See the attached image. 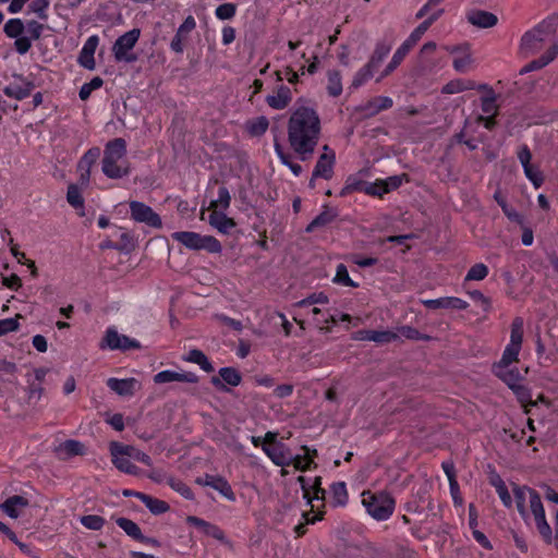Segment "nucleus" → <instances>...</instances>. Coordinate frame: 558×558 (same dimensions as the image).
Segmentation results:
<instances>
[{
	"label": "nucleus",
	"mask_w": 558,
	"mask_h": 558,
	"mask_svg": "<svg viewBox=\"0 0 558 558\" xmlns=\"http://www.w3.org/2000/svg\"><path fill=\"white\" fill-rule=\"evenodd\" d=\"M319 134L320 119L316 110L306 106L295 107L288 121V141L302 161L313 156Z\"/></svg>",
	"instance_id": "f257e3e1"
},
{
	"label": "nucleus",
	"mask_w": 558,
	"mask_h": 558,
	"mask_svg": "<svg viewBox=\"0 0 558 558\" xmlns=\"http://www.w3.org/2000/svg\"><path fill=\"white\" fill-rule=\"evenodd\" d=\"M126 142L123 138H114L106 144L102 159V172L110 179H120L129 174L125 166Z\"/></svg>",
	"instance_id": "f03ea898"
},
{
	"label": "nucleus",
	"mask_w": 558,
	"mask_h": 558,
	"mask_svg": "<svg viewBox=\"0 0 558 558\" xmlns=\"http://www.w3.org/2000/svg\"><path fill=\"white\" fill-rule=\"evenodd\" d=\"M557 28V20L548 17L543 20L532 29L525 32L520 40L519 51L523 57L536 53L543 46L544 41L555 34Z\"/></svg>",
	"instance_id": "7ed1b4c3"
},
{
	"label": "nucleus",
	"mask_w": 558,
	"mask_h": 558,
	"mask_svg": "<svg viewBox=\"0 0 558 558\" xmlns=\"http://www.w3.org/2000/svg\"><path fill=\"white\" fill-rule=\"evenodd\" d=\"M362 504L366 508L368 514L377 521L387 520L395 509L393 498L384 492L377 494L364 492L362 494Z\"/></svg>",
	"instance_id": "20e7f679"
},
{
	"label": "nucleus",
	"mask_w": 558,
	"mask_h": 558,
	"mask_svg": "<svg viewBox=\"0 0 558 558\" xmlns=\"http://www.w3.org/2000/svg\"><path fill=\"white\" fill-rule=\"evenodd\" d=\"M172 239L190 250H206L210 253L221 251L220 242L211 235H201L191 231H178L172 233Z\"/></svg>",
	"instance_id": "39448f33"
},
{
	"label": "nucleus",
	"mask_w": 558,
	"mask_h": 558,
	"mask_svg": "<svg viewBox=\"0 0 558 558\" xmlns=\"http://www.w3.org/2000/svg\"><path fill=\"white\" fill-rule=\"evenodd\" d=\"M402 183V177L392 175L387 178L386 180H376L375 182H353L348 183L347 189L351 191H360L364 192L367 195L372 196H383L386 193H389L392 190L398 189Z\"/></svg>",
	"instance_id": "423d86ee"
},
{
	"label": "nucleus",
	"mask_w": 558,
	"mask_h": 558,
	"mask_svg": "<svg viewBox=\"0 0 558 558\" xmlns=\"http://www.w3.org/2000/svg\"><path fill=\"white\" fill-rule=\"evenodd\" d=\"M140 29L133 28L125 34L121 35L114 43L112 51L118 61L133 62L136 60L135 54L128 52L135 46L140 38Z\"/></svg>",
	"instance_id": "0eeeda50"
},
{
	"label": "nucleus",
	"mask_w": 558,
	"mask_h": 558,
	"mask_svg": "<svg viewBox=\"0 0 558 558\" xmlns=\"http://www.w3.org/2000/svg\"><path fill=\"white\" fill-rule=\"evenodd\" d=\"M425 33L416 27L408 37V39L397 49L395 54L392 56L390 62L387 64L385 70L383 71L380 77L377 80L379 82L383 77L388 76L390 73L395 71V69L402 62L404 57L411 50V48L416 45V43L422 38Z\"/></svg>",
	"instance_id": "6e6552de"
},
{
	"label": "nucleus",
	"mask_w": 558,
	"mask_h": 558,
	"mask_svg": "<svg viewBox=\"0 0 558 558\" xmlns=\"http://www.w3.org/2000/svg\"><path fill=\"white\" fill-rule=\"evenodd\" d=\"M100 348H108L110 350H131L140 349L141 344L135 339H131L128 336L120 335L114 328H108L106 335L100 342Z\"/></svg>",
	"instance_id": "1a4fd4ad"
},
{
	"label": "nucleus",
	"mask_w": 558,
	"mask_h": 558,
	"mask_svg": "<svg viewBox=\"0 0 558 558\" xmlns=\"http://www.w3.org/2000/svg\"><path fill=\"white\" fill-rule=\"evenodd\" d=\"M131 217L153 228H161V218L149 206L144 203L132 201L130 203Z\"/></svg>",
	"instance_id": "9d476101"
},
{
	"label": "nucleus",
	"mask_w": 558,
	"mask_h": 558,
	"mask_svg": "<svg viewBox=\"0 0 558 558\" xmlns=\"http://www.w3.org/2000/svg\"><path fill=\"white\" fill-rule=\"evenodd\" d=\"M323 149L324 153L319 156L315 165L313 179L322 178L325 180H330L333 175L336 155L335 151L328 147V145H325Z\"/></svg>",
	"instance_id": "9b49d317"
},
{
	"label": "nucleus",
	"mask_w": 558,
	"mask_h": 558,
	"mask_svg": "<svg viewBox=\"0 0 558 558\" xmlns=\"http://www.w3.org/2000/svg\"><path fill=\"white\" fill-rule=\"evenodd\" d=\"M241 380L242 376L238 369L234 367H222L219 369V377H211L210 383L218 390L228 392L230 389L226 385L236 387L241 384Z\"/></svg>",
	"instance_id": "f8f14e48"
},
{
	"label": "nucleus",
	"mask_w": 558,
	"mask_h": 558,
	"mask_svg": "<svg viewBox=\"0 0 558 558\" xmlns=\"http://www.w3.org/2000/svg\"><path fill=\"white\" fill-rule=\"evenodd\" d=\"M262 449L276 465H291L292 454L284 444L279 442L274 446L263 445Z\"/></svg>",
	"instance_id": "ddd939ff"
},
{
	"label": "nucleus",
	"mask_w": 558,
	"mask_h": 558,
	"mask_svg": "<svg viewBox=\"0 0 558 558\" xmlns=\"http://www.w3.org/2000/svg\"><path fill=\"white\" fill-rule=\"evenodd\" d=\"M291 101L292 92L288 86L283 84H279L274 89L272 94L266 97V104L275 110L286 109L291 104Z\"/></svg>",
	"instance_id": "4468645a"
},
{
	"label": "nucleus",
	"mask_w": 558,
	"mask_h": 558,
	"mask_svg": "<svg viewBox=\"0 0 558 558\" xmlns=\"http://www.w3.org/2000/svg\"><path fill=\"white\" fill-rule=\"evenodd\" d=\"M34 87L35 85L32 82L26 81L21 75H15L14 81L5 86L4 94L8 97L22 100L31 95Z\"/></svg>",
	"instance_id": "2eb2a0df"
},
{
	"label": "nucleus",
	"mask_w": 558,
	"mask_h": 558,
	"mask_svg": "<svg viewBox=\"0 0 558 558\" xmlns=\"http://www.w3.org/2000/svg\"><path fill=\"white\" fill-rule=\"evenodd\" d=\"M121 445L122 444H118V442L111 444L110 450H111V456H112V463L121 472L137 475L140 472V469L130 461L131 458L129 456H125L122 452H120Z\"/></svg>",
	"instance_id": "dca6fc26"
},
{
	"label": "nucleus",
	"mask_w": 558,
	"mask_h": 558,
	"mask_svg": "<svg viewBox=\"0 0 558 558\" xmlns=\"http://www.w3.org/2000/svg\"><path fill=\"white\" fill-rule=\"evenodd\" d=\"M196 483L199 485L210 486L215 490H218L222 496H225L229 500H234L235 496L234 493L228 483L227 480H225L221 476H214L206 474L204 477H198L196 480Z\"/></svg>",
	"instance_id": "f3484780"
},
{
	"label": "nucleus",
	"mask_w": 558,
	"mask_h": 558,
	"mask_svg": "<svg viewBox=\"0 0 558 558\" xmlns=\"http://www.w3.org/2000/svg\"><path fill=\"white\" fill-rule=\"evenodd\" d=\"M107 386L122 397H131L141 388V384L135 378L118 379L111 377L107 380Z\"/></svg>",
	"instance_id": "a211bd4d"
},
{
	"label": "nucleus",
	"mask_w": 558,
	"mask_h": 558,
	"mask_svg": "<svg viewBox=\"0 0 558 558\" xmlns=\"http://www.w3.org/2000/svg\"><path fill=\"white\" fill-rule=\"evenodd\" d=\"M156 384H167L172 381L190 383L195 384L198 381V376L191 372H174V371H162L154 376Z\"/></svg>",
	"instance_id": "6ab92c4d"
},
{
	"label": "nucleus",
	"mask_w": 558,
	"mask_h": 558,
	"mask_svg": "<svg viewBox=\"0 0 558 558\" xmlns=\"http://www.w3.org/2000/svg\"><path fill=\"white\" fill-rule=\"evenodd\" d=\"M422 303L429 310L451 308L462 311L466 310L469 306L466 301L454 296L424 300Z\"/></svg>",
	"instance_id": "aec40b11"
},
{
	"label": "nucleus",
	"mask_w": 558,
	"mask_h": 558,
	"mask_svg": "<svg viewBox=\"0 0 558 558\" xmlns=\"http://www.w3.org/2000/svg\"><path fill=\"white\" fill-rule=\"evenodd\" d=\"M196 22L192 15H189L184 22L180 25L177 31V34L171 40L170 47L177 52L181 53L184 49V41L187 38V35L195 28Z\"/></svg>",
	"instance_id": "412c9836"
},
{
	"label": "nucleus",
	"mask_w": 558,
	"mask_h": 558,
	"mask_svg": "<svg viewBox=\"0 0 558 558\" xmlns=\"http://www.w3.org/2000/svg\"><path fill=\"white\" fill-rule=\"evenodd\" d=\"M398 338V335L391 331L377 330H357L352 335V339L357 341H374L377 343H388Z\"/></svg>",
	"instance_id": "4be33fe9"
},
{
	"label": "nucleus",
	"mask_w": 558,
	"mask_h": 558,
	"mask_svg": "<svg viewBox=\"0 0 558 558\" xmlns=\"http://www.w3.org/2000/svg\"><path fill=\"white\" fill-rule=\"evenodd\" d=\"M28 500L20 495L9 497L3 504L0 505V509L5 512L10 518L16 519L21 515L22 511L28 507Z\"/></svg>",
	"instance_id": "5701e85b"
},
{
	"label": "nucleus",
	"mask_w": 558,
	"mask_h": 558,
	"mask_svg": "<svg viewBox=\"0 0 558 558\" xmlns=\"http://www.w3.org/2000/svg\"><path fill=\"white\" fill-rule=\"evenodd\" d=\"M98 41H99V39L97 36H90L85 41V44L80 52L78 62L85 69L93 70L95 68L94 53L98 46Z\"/></svg>",
	"instance_id": "b1692460"
},
{
	"label": "nucleus",
	"mask_w": 558,
	"mask_h": 558,
	"mask_svg": "<svg viewBox=\"0 0 558 558\" xmlns=\"http://www.w3.org/2000/svg\"><path fill=\"white\" fill-rule=\"evenodd\" d=\"M468 21L474 26L488 28L495 26L498 19L494 13L483 10H474L468 14Z\"/></svg>",
	"instance_id": "393cba45"
},
{
	"label": "nucleus",
	"mask_w": 558,
	"mask_h": 558,
	"mask_svg": "<svg viewBox=\"0 0 558 558\" xmlns=\"http://www.w3.org/2000/svg\"><path fill=\"white\" fill-rule=\"evenodd\" d=\"M477 88L486 92V95L481 98L482 111L487 116H497L499 107L496 104L497 96L493 88L487 84L478 85Z\"/></svg>",
	"instance_id": "a878e982"
},
{
	"label": "nucleus",
	"mask_w": 558,
	"mask_h": 558,
	"mask_svg": "<svg viewBox=\"0 0 558 558\" xmlns=\"http://www.w3.org/2000/svg\"><path fill=\"white\" fill-rule=\"evenodd\" d=\"M208 222L223 234L230 233V231L235 227V222L232 218L227 217L222 211H218L216 209H214L209 215Z\"/></svg>",
	"instance_id": "bb28decb"
},
{
	"label": "nucleus",
	"mask_w": 558,
	"mask_h": 558,
	"mask_svg": "<svg viewBox=\"0 0 558 558\" xmlns=\"http://www.w3.org/2000/svg\"><path fill=\"white\" fill-rule=\"evenodd\" d=\"M512 492L514 495L517 509H518L519 513L521 514V517L523 519H525L527 517L525 504H526V501L530 500L531 493H534L535 490L527 486H519V485L514 484Z\"/></svg>",
	"instance_id": "cd10ccee"
},
{
	"label": "nucleus",
	"mask_w": 558,
	"mask_h": 558,
	"mask_svg": "<svg viewBox=\"0 0 558 558\" xmlns=\"http://www.w3.org/2000/svg\"><path fill=\"white\" fill-rule=\"evenodd\" d=\"M558 54V39L547 49V51L541 56L538 59H535L527 63V69L530 71L541 70L547 64H549Z\"/></svg>",
	"instance_id": "c85d7f7f"
},
{
	"label": "nucleus",
	"mask_w": 558,
	"mask_h": 558,
	"mask_svg": "<svg viewBox=\"0 0 558 558\" xmlns=\"http://www.w3.org/2000/svg\"><path fill=\"white\" fill-rule=\"evenodd\" d=\"M337 217V211L332 208L326 207L312 222L306 227V232H313L315 229L325 227L331 223Z\"/></svg>",
	"instance_id": "c756f323"
},
{
	"label": "nucleus",
	"mask_w": 558,
	"mask_h": 558,
	"mask_svg": "<svg viewBox=\"0 0 558 558\" xmlns=\"http://www.w3.org/2000/svg\"><path fill=\"white\" fill-rule=\"evenodd\" d=\"M392 47L391 43L379 41L376 44V47L368 60V64L373 66L375 70L381 64L384 59L388 56Z\"/></svg>",
	"instance_id": "7c9ffc66"
},
{
	"label": "nucleus",
	"mask_w": 558,
	"mask_h": 558,
	"mask_svg": "<svg viewBox=\"0 0 558 558\" xmlns=\"http://www.w3.org/2000/svg\"><path fill=\"white\" fill-rule=\"evenodd\" d=\"M137 498L149 509L153 514H161L169 510V505L149 495H137Z\"/></svg>",
	"instance_id": "2f4dec72"
},
{
	"label": "nucleus",
	"mask_w": 558,
	"mask_h": 558,
	"mask_svg": "<svg viewBox=\"0 0 558 558\" xmlns=\"http://www.w3.org/2000/svg\"><path fill=\"white\" fill-rule=\"evenodd\" d=\"M533 517L541 536L547 544H550L553 541V531L546 520L545 510L533 513Z\"/></svg>",
	"instance_id": "473e14b6"
},
{
	"label": "nucleus",
	"mask_w": 558,
	"mask_h": 558,
	"mask_svg": "<svg viewBox=\"0 0 558 558\" xmlns=\"http://www.w3.org/2000/svg\"><path fill=\"white\" fill-rule=\"evenodd\" d=\"M495 374L500 377L510 388L518 387L520 374L518 371L508 369V367L494 366Z\"/></svg>",
	"instance_id": "72a5a7b5"
},
{
	"label": "nucleus",
	"mask_w": 558,
	"mask_h": 558,
	"mask_svg": "<svg viewBox=\"0 0 558 558\" xmlns=\"http://www.w3.org/2000/svg\"><path fill=\"white\" fill-rule=\"evenodd\" d=\"M116 523L119 527H121L130 537L140 541L144 539V535L140 529V526L132 520L128 518H118Z\"/></svg>",
	"instance_id": "f704fd0d"
},
{
	"label": "nucleus",
	"mask_w": 558,
	"mask_h": 558,
	"mask_svg": "<svg viewBox=\"0 0 558 558\" xmlns=\"http://www.w3.org/2000/svg\"><path fill=\"white\" fill-rule=\"evenodd\" d=\"M185 361L198 364L201 368L207 373H211L214 367L207 356L198 349L191 350L184 357Z\"/></svg>",
	"instance_id": "c9c22d12"
},
{
	"label": "nucleus",
	"mask_w": 558,
	"mask_h": 558,
	"mask_svg": "<svg viewBox=\"0 0 558 558\" xmlns=\"http://www.w3.org/2000/svg\"><path fill=\"white\" fill-rule=\"evenodd\" d=\"M269 126V121L266 117L260 116L258 118L248 120L246 122V130L252 136L263 135Z\"/></svg>",
	"instance_id": "e433bc0d"
},
{
	"label": "nucleus",
	"mask_w": 558,
	"mask_h": 558,
	"mask_svg": "<svg viewBox=\"0 0 558 558\" xmlns=\"http://www.w3.org/2000/svg\"><path fill=\"white\" fill-rule=\"evenodd\" d=\"M475 83L473 81L453 80L442 87L444 94H457L468 89H474Z\"/></svg>",
	"instance_id": "4c0bfd02"
},
{
	"label": "nucleus",
	"mask_w": 558,
	"mask_h": 558,
	"mask_svg": "<svg viewBox=\"0 0 558 558\" xmlns=\"http://www.w3.org/2000/svg\"><path fill=\"white\" fill-rule=\"evenodd\" d=\"M123 454L129 456L131 459L140 461L148 466L153 464L151 458L145 452L138 450L137 448L129 445H121V451Z\"/></svg>",
	"instance_id": "58836bf2"
},
{
	"label": "nucleus",
	"mask_w": 558,
	"mask_h": 558,
	"mask_svg": "<svg viewBox=\"0 0 558 558\" xmlns=\"http://www.w3.org/2000/svg\"><path fill=\"white\" fill-rule=\"evenodd\" d=\"M275 150H276L279 159L281 160V162L284 166H287L293 172V174L295 177H299L302 173L303 169H302L301 165L293 162L291 159V156L286 154L282 149V146L277 142L275 143Z\"/></svg>",
	"instance_id": "ea45409f"
},
{
	"label": "nucleus",
	"mask_w": 558,
	"mask_h": 558,
	"mask_svg": "<svg viewBox=\"0 0 558 558\" xmlns=\"http://www.w3.org/2000/svg\"><path fill=\"white\" fill-rule=\"evenodd\" d=\"M327 90L332 97H338L342 93L341 76L338 71H329L328 74Z\"/></svg>",
	"instance_id": "a19ab883"
},
{
	"label": "nucleus",
	"mask_w": 558,
	"mask_h": 558,
	"mask_svg": "<svg viewBox=\"0 0 558 558\" xmlns=\"http://www.w3.org/2000/svg\"><path fill=\"white\" fill-rule=\"evenodd\" d=\"M523 340V319L515 317L511 324L510 343L511 345L521 348Z\"/></svg>",
	"instance_id": "79ce46f5"
},
{
	"label": "nucleus",
	"mask_w": 558,
	"mask_h": 558,
	"mask_svg": "<svg viewBox=\"0 0 558 558\" xmlns=\"http://www.w3.org/2000/svg\"><path fill=\"white\" fill-rule=\"evenodd\" d=\"M375 71L376 70L373 66L366 63L362 69H360L356 72V74L353 77L351 86L354 88H359L374 75Z\"/></svg>",
	"instance_id": "37998d69"
},
{
	"label": "nucleus",
	"mask_w": 558,
	"mask_h": 558,
	"mask_svg": "<svg viewBox=\"0 0 558 558\" xmlns=\"http://www.w3.org/2000/svg\"><path fill=\"white\" fill-rule=\"evenodd\" d=\"M100 156V149L98 147L89 148L83 157L80 159L77 169H92L93 165L97 161Z\"/></svg>",
	"instance_id": "c03bdc74"
},
{
	"label": "nucleus",
	"mask_w": 558,
	"mask_h": 558,
	"mask_svg": "<svg viewBox=\"0 0 558 558\" xmlns=\"http://www.w3.org/2000/svg\"><path fill=\"white\" fill-rule=\"evenodd\" d=\"M521 348L508 344L502 353L501 360L494 366L508 367L512 362L518 360Z\"/></svg>",
	"instance_id": "a18cd8bd"
},
{
	"label": "nucleus",
	"mask_w": 558,
	"mask_h": 558,
	"mask_svg": "<svg viewBox=\"0 0 558 558\" xmlns=\"http://www.w3.org/2000/svg\"><path fill=\"white\" fill-rule=\"evenodd\" d=\"M231 196L226 186H220L218 190V198L210 203L209 208L214 209H227L230 206Z\"/></svg>",
	"instance_id": "49530a36"
},
{
	"label": "nucleus",
	"mask_w": 558,
	"mask_h": 558,
	"mask_svg": "<svg viewBox=\"0 0 558 558\" xmlns=\"http://www.w3.org/2000/svg\"><path fill=\"white\" fill-rule=\"evenodd\" d=\"M3 31L8 37L17 38L24 32V24L20 19H11L5 23Z\"/></svg>",
	"instance_id": "de8ad7c7"
},
{
	"label": "nucleus",
	"mask_w": 558,
	"mask_h": 558,
	"mask_svg": "<svg viewBox=\"0 0 558 558\" xmlns=\"http://www.w3.org/2000/svg\"><path fill=\"white\" fill-rule=\"evenodd\" d=\"M331 493L336 505L343 506L348 501V492L344 482H337L331 485Z\"/></svg>",
	"instance_id": "09e8293b"
},
{
	"label": "nucleus",
	"mask_w": 558,
	"mask_h": 558,
	"mask_svg": "<svg viewBox=\"0 0 558 558\" xmlns=\"http://www.w3.org/2000/svg\"><path fill=\"white\" fill-rule=\"evenodd\" d=\"M333 282L344 286V287H357V283H355L349 276L348 269L345 265L339 264L337 266L336 276L333 278Z\"/></svg>",
	"instance_id": "8fccbe9b"
},
{
	"label": "nucleus",
	"mask_w": 558,
	"mask_h": 558,
	"mask_svg": "<svg viewBox=\"0 0 558 558\" xmlns=\"http://www.w3.org/2000/svg\"><path fill=\"white\" fill-rule=\"evenodd\" d=\"M276 80L278 83L282 84L283 80H287L288 83L295 85L299 83L300 74L299 72L293 71L292 68L286 66L281 71H276Z\"/></svg>",
	"instance_id": "3c124183"
},
{
	"label": "nucleus",
	"mask_w": 558,
	"mask_h": 558,
	"mask_svg": "<svg viewBox=\"0 0 558 558\" xmlns=\"http://www.w3.org/2000/svg\"><path fill=\"white\" fill-rule=\"evenodd\" d=\"M488 275V268L485 264L483 263H478V264H475L473 265L466 276H465V280L469 281V280H483L487 277Z\"/></svg>",
	"instance_id": "603ef678"
},
{
	"label": "nucleus",
	"mask_w": 558,
	"mask_h": 558,
	"mask_svg": "<svg viewBox=\"0 0 558 558\" xmlns=\"http://www.w3.org/2000/svg\"><path fill=\"white\" fill-rule=\"evenodd\" d=\"M66 201L71 206H73L75 208L83 207L84 199L82 197L81 191L77 185H75V184L69 185L68 192H66Z\"/></svg>",
	"instance_id": "864d4df0"
},
{
	"label": "nucleus",
	"mask_w": 558,
	"mask_h": 558,
	"mask_svg": "<svg viewBox=\"0 0 558 558\" xmlns=\"http://www.w3.org/2000/svg\"><path fill=\"white\" fill-rule=\"evenodd\" d=\"M328 296L324 292L319 293H313L308 295L307 298L299 301L295 303V306L298 307H305L313 304H327L328 303Z\"/></svg>",
	"instance_id": "5fc2aeb1"
},
{
	"label": "nucleus",
	"mask_w": 558,
	"mask_h": 558,
	"mask_svg": "<svg viewBox=\"0 0 558 558\" xmlns=\"http://www.w3.org/2000/svg\"><path fill=\"white\" fill-rule=\"evenodd\" d=\"M392 99L386 96H380L375 98L368 104V107L372 109V114H376L383 110H387L392 107Z\"/></svg>",
	"instance_id": "6e6d98bb"
},
{
	"label": "nucleus",
	"mask_w": 558,
	"mask_h": 558,
	"mask_svg": "<svg viewBox=\"0 0 558 558\" xmlns=\"http://www.w3.org/2000/svg\"><path fill=\"white\" fill-rule=\"evenodd\" d=\"M81 523L86 529H89V530H93V531H98V530H100L104 526L105 519L102 517H100V515L88 514V515H83L81 518Z\"/></svg>",
	"instance_id": "4d7b16f0"
},
{
	"label": "nucleus",
	"mask_w": 558,
	"mask_h": 558,
	"mask_svg": "<svg viewBox=\"0 0 558 558\" xmlns=\"http://www.w3.org/2000/svg\"><path fill=\"white\" fill-rule=\"evenodd\" d=\"M104 81L96 76L90 82L83 84V86L80 89L78 96L82 100H86L93 90L98 89L101 87Z\"/></svg>",
	"instance_id": "13d9d810"
},
{
	"label": "nucleus",
	"mask_w": 558,
	"mask_h": 558,
	"mask_svg": "<svg viewBox=\"0 0 558 558\" xmlns=\"http://www.w3.org/2000/svg\"><path fill=\"white\" fill-rule=\"evenodd\" d=\"M399 335L411 340H429L430 337L422 335L417 329L411 326H402L398 329Z\"/></svg>",
	"instance_id": "bf43d9fd"
},
{
	"label": "nucleus",
	"mask_w": 558,
	"mask_h": 558,
	"mask_svg": "<svg viewBox=\"0 0 558 558\" xmlns=\"http://www.w3.org/2000/svg\"><path fill=\"white\" fill-rule=\"evenodd\" d=\"M168 484L172 489L178 492L186 499H193V493L189 486H186L183 482L175 480L173 477L168 478Z\"/></svg>",
	"instance_id": "052dcab7"
},
{
	"label": "nucleus",
	"mask_w": 558,
	"mask_h": 558,
	"mask_svg": "<svg viewBox=\"0 0 558 558\" xmlns=\"http://www.w3.org/2000/svg\"><path fill=\"white\" fill-rule=\"evenodd\" d=\"M20 317H21V315H16L15 318L0 319V337L7 335L9 332L16 331L20 327V324L17 320Z\"/></svg>",
	"instance_id": "680f3d73"
},
{
	"label": "nucleus",
	"mask_w": 558,
	"mask_h": 558,
	"mask_svg": "<svg viewBox=\"0 0 558 558\" xmlns=\"http://www.w3.org/2000/svg\"><path fill=\"white\" fill-rule=\"evenodd\" d=\"M61 449L69 456L84 453V445L77 440H66L61 445Z\"/></svg>",
	"instance_id": "e2e57ef3"
},
{
	"label": "nucleus",
	"mask_w": 558,
	"mask_h": 558,
	"mask_svg": "<svg viewBox=\"0 0 558 558\" xmlns=\"http://www.w3.org/2000/svg\"><path fill=\"white\" fill-rule=\"evenodd\" d=\"M235 5L233 3H222L216 9V16L220 20H230L235 14Z\"/></svg>",
	"instance_id": "0e129e2a"
},
{
	"label": "nucleus",
	"mask_w": 558,
	"mask_h": 558,
	"mask_svg": "<svg viewBox=\"0 0 558 558\" xmlns=\"http://www.w3.org/2000/svg\"><path fill=\"white\" fill-rule=\"evenodd\" d=\"M472 63V58L469 53H464L460 57H456L453 59V68L456 71L460 73H464L469 70Z\"/></svg>",
	"instance_id": "69168bd1"
},
{
	"label": "nucleus",
	"mask_w": 558,
	"mask_h": 558,
	"mask_svg": "<svg viewBox=\"0 0 558 558\" xmlns=\"http://www.w3.org/2000/svg\"><path fill=\"white\" fill-rule=\"evenodd\" d=\"M296 470L299 471H306L308 470L314 463L313 459H307L305 454L301 456H292V463H291Z\"/></svg>",
	"instance_id": "338daca9"
},
{
	"label": "nucleus",
	"mask_w": 558,
	"mask_h": 558,
	"mask_svg": "<svg viewBox=\"0 0 558 558\" xmlns=\"http://www.w3.org/2000/svg\"><path fill=\"white\" fill-rule=\"evenodd\" d=\"M49 7L48 0H34L29 9L38 15L41 20H47L48 15L46 13L47 8Z\"/></svg>",
	"instance_id": "774afa93"
}]
</instances>
